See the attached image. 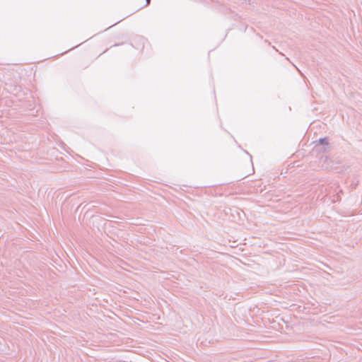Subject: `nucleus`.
<instances>
[{
    "label": "nucleus",
    "mask_w": 362,
    "mask_h": 362,
    "mask_svg": "<svg viewBox=\"0 0 362 362\" xmlns=\"http://www.w3.org/2000/svg\"><path fill=\"white\" fill-rule=\"evenodd\" d=\"M146 4H148L150 3V0H146Z\"/></svg>",
    "instance_id": "2"
},
{
    "label": "nucleus",
    "mask_w": 362,
    "mask_h": 362,
    "mask_svg": "<svg viewBox=\"0 0 362 362\" xmlns=\"http://www.w3.org/2000/svg\"><path fill=\"white\" fill-rule=\"evenodd\" d=\"M325 139H320V141L322 143V144H325Z\"/></svg>",
    "instance_id": "1"
}]
</instances>
